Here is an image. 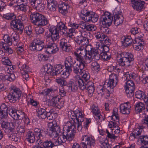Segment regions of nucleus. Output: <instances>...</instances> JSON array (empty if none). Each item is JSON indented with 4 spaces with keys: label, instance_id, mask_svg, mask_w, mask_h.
<instances>
[{
    "label": "nucleus",
    "instance_id": "1",
    "mask_svg": "<svg viewBox=\"0 0 148 148\" xmlns=\"http://www.w3.org/2000/svg\"><path fill=\"white\" fill-rule=\"evenodd\" d=\"M116 60L119 64L115 66L112 65L109 66L108 69V71L122 73L123 72V67L124 66L128 67L131 65L134 60V56L132 54L127 52L118 53Z\"/></svg>",
    "mask_w": 148,
    "mask_h": 148
},
{
    "label": "nucleus",
    "instance_id": "2",
    "mask_svg": "<svg viewBox=\"0 0 148 148\" xmlns=\"http://www.w3.org/2000/svg\"><path fill=\"white\" fill-rule=\"evenodd\" d=\"M48 125L49 134L50 137L54 138L60 135L57 139H55V146H57L62 145V143H65L66 140L71 141L73 140L72 139H71L68 138V137H69V136L67 135L66 132H63L62 134L60 133V127L57 125L55 121L52 120V121L48 122Z\"/></svg>",
    "mask_w": 148,
    "mask_h": 148
},
{
    "label": "nucleus",
    "instance_id": "3",
    "mask_svg": "<svg viewBox=\"0 0 148 148\" xmlns=\"http://www.w3.org/2000/svg\"><path fill=\"white\" fill-rule=\"evenodd\" d=\"M117 75L112 73L109 76V80L106 81L104 83L103 86H99L97 88V92L99 95L102 97H109L110 95V92L111 89H113L117 84Z\"/></svg>",
    "mask_w": 148,
    "mask_h": 148
},
{
    "label": "nucleus",
    "instance_id": "4",
    "mask_svg": "<svg viewBox=\"0 0 148 148\" xmlns=\"http://www.w3.org/2000/svg\"><path fill=\"white\" fill-rule=\"evenodd\" d=\"M78 86L82 90H84L85 88L83 79L79 76H76L71 80L68 87L69 91L74 92L77 90Z\"/></svg>",
    "mask_w": 148,
    "mask_h": 148
},
{
    "label": "nucleus",
    "instance_id": "5",
    "mask_svg": "<svg viewBox=\"0 0 148 148\" xmlns=\"http://www.w3.org/2000/svg\"><path fill=\"white\" fill-rule=\"evenodd\" d=\"M108 126L111 130L110 132H109L107 129L106 130V133L107 134V137L109 138L117 140L119 137V135H117L120 132V127L118 126L117 122L111 121L109 122Z\"/></svg>",
    "mask_w": 148,
    "mask_h": 148
},
{
    "label": "nucleus",
    "instance_id": "6",
    "mask_svg": "<svg viewBox=\"0 0 148 148\" xmlns=\"http://www.w3.org/2000/svg\"><path fill=\"white\" fill-rule=\"evenodd\" d=\"M31 22L34 24L38 26H43L47 24V21L45 18L44 16L38 13H32L30 15Z\"/></svg>",
    "mask_w": 148,
    "mask_h": 148
},
{
    "label": "nucleus",
    "instance_id": "7",
    "mask_svg": "<svg viewBox=\"0 0 148 148\" xmlns=\"http://www.w3.org/2000/svg\"><path fill=\"white\" fill-rule=\"evenodd\" d=\"M100 58V56L98 52V51L96 49H93L91 52H86L84 56V60L83 58L82 61L84 64V65L86 66L87 64L90 62L92 60L94 61L98 60Z\"/></svg>",
    "mask_w": 148,
    "mask_h": 148
},
{
    "label": "nucleus",
    "instance_id": "8",
    "mask_svg": "<svg viewBox=\"0 0 148 148\" xmlns=\"http://www.w3.org/2000/svg\"><path fill=\"white\" fill-rule=\"evenodd\" d=\"M21 94V91L19 88L12 86L10 94L8 96V98L11 102H14L19 99Z\"/></svg>",
    "mask_w": 148,
    "mask_h": 148
},
{
    "label": "nucleus",
    "instance_id": "9",
    "mask_svg": "<svg viewBox=\"0 0 148 148\" xmlns=\"http://www.w3.org/2000/svg\"><path fill=\"white\" fill-rule=\"evenodd\" d=\"M75 123L72 124L68 122L63 127V132H66L67 135L69 136V138L72 140L74 138L75 131Z\"/></svg>",
    "mask_w": 148,
    "mask_h": 148
},
{
    "label": "nucleus",
    "instance_id": "10",
    "mask_svg": "<svg viewBox=\"0 0 148 148\" xmlns=\"http://www.w3.org/2000/svg\"><path fill=\"white\" fill-rule=\"evenodd\" d=\"M68 114L73 120L76 119L77 122H82L84 121V114L79 109H77L75 111H70L68 112Z\"/></svg>",
    "mask_w": 148,
    "mask_h": 148
},
{
    "label": "nucleus",
    "instance_id": "11",
    "mask_svg": "<svg viewBox=\"0 0 148 148\" xmlns=\"http://www.w3.org/2000/svg\"><path fill=\"white\" fill-rule=\"evenodd\" d=\"M95 140L92 136L84 135L82 139V147L83 148H90L95 144Z\"/></svg>",
    "mask_w": 148,
    "mask_h": 148
},
{
    "label": "nucleus",
    "instance_id": "12",
    "mask_svg": "<svg viewBox=\"0 0 148 148\" xmlns=\"http://www.w3.org/2000/svg\"><path fill=\"white\" fill-rule=\"evenodd\" d=\"M18 120H14L11 123L8 121H3L1 123V127L5 132H14L15 131V127L17 126L16 124H18Z\"/></svg>",
    "mask_w": 148,
    "mask_h": 148
},
{
    "label": "nucleus",
    "instance_id": "13",
    "mask_svg": "<svg viewBox=\"0 0 148 148\" xmlns=\"http://www.w3.org/2000/svg\"><path fill=\"white\" fill-rule=\"evenodd\" d=\"M125 89L127 96L129 97H132L135 89V85L133 81L131 80L127 81L125 85Z\"/></svg>",
    "mask_w": 148,
    "mask_h": 148
},
{
    "label": "nucleus",
    "instance_id": "14",
    "mask_svg": "<svg viewBox=\"0 0 148 148\" xmlns=\"http://www.w3.org/2000/svg\"><path fill=\"white\" fill-rule=\"evenodd\" d=\"M113 21V18L111 16L110 13L108 12H105L104 15H103L101 18L100 23H102L103 28L108 27L111 25Z\"/></svg>",
    "mask_w": 148,
    "mask_h": 148
},
{
    "label": "nucleus",
    "instance_id": "15",
    "mask_svg": "<svg viewBox=\"0 0 148 148\" xmlns=\"http://www.w3.org/2000/svg\"><path fill=\"white\" fill-rule=\"evenodd\" d=\"M134 49L137 51H141L144 48V41L141 36H137L133 41Z\"/></svg>",
    "mask_w": 148,
    "mask_h": 148
},
{
    "label": "nucleus",
    "instance_id": "16",
    "mask_svg": "<svg viewBox=\"0 0 148 148\" xmlns=\"http://www.w3.org/2000/svg\"><path fill=\"white\" fill-rule=\"evenodd\" d=\"M44 43L38 38L34 39L32 43V47L33 50L40 51L41 50L44 46Z\"/></svg>",
    "mask_w": 148,
    "mask_h": 148
},
{
    "label": "nucleus",
    "instance_id": "17",
    "mask_svg": "<svg viewBox=\"0 0 148 148\" xmlns=\"http://www.w3.org/2000/svg\"><path fill=\"white\" fill-rule=\"evenodd\" d=\"M91 112L95 115V118L97 122L99 123L103 120L102 116L100 114V111L97 106L93 105L91 107Z\"/></svg>",
    "mask_w": 148,
    "mask_h": 148
},
{
    "label": "nucleus",
    "instance_id": "18",
    "mask_svg": "<svg viewBox=\"0 0 148 148\" xmlns=\"http://www.w3.org/2000/svg\"><path fill=\"white\" fill-rule=\"evenodd\" d=\"M34 131L37 138V141L40 143H42L46 135L45 131L41 128H36L34 129Z\"/></svg>",
    "mask_w": 148,
    "mask_h": 148
},
{
    "label": "nucleus",
    "instance_id": "19",
    "mask_svg": "<svg viewBox=\"0 0 148 148\" xmlns=\"http://www.w3.org/2000/svg\"><path fill=\"white\" fill-rule=\"evenodd\" d=\"M131 0L132 6L135 10L140 11L145 9V4L144 1H141L140 0Z\"/></svg>",
    "mask_w": 148,
    "mask_h": 148
},
{
    "label": "nucleus",
    "instance_id": "20",
    "mask_svg": "<svg viewBox=\"0 0 148 148\" xmlns=\"http://www.w3.org/2000/svg\"><path fill=\"white\" fill-rule=\"evenodd\" d=\"M95 35L96 38L101 41L102 43L106 45H109L110 43L111 40L104 34L98 32L95 33Z\"/></svg>",
    "mask_w": 148,
    "mask_h": 148
},
{
    "label": "nucleus",
    "instance_id": "21",
    "mask_svg": "<svg viewBox=\"0 0 148 148\" xmlns=\"http://www.w3.org/2000/svg\"><path fill=\"white\" fill-rule=\"evenodd\" d=\"M46 46L47 47L45 52L48 54H53L58 51L59 49L57 45L55 43L49 44Z\"/></svg>",
    "mask_w": 148,
    "mask_h": 148
},
{
    "label": "nucleus",
    "instance_id": "22",
    "mask_svg": "<svg viewBox=\"0 0 148 148\" xmlns=\"http://www.w3.org/2000/svg\"><path fill=\"white\" fill-rule=\"evenodd\" d=\"M76 64L73 66V71L76 74H78L80 73L86 66L81 61H77Z\"/></svg>",
    "mask_w": 148,
    "mask_h": 148
},
{
    "label": "nucleus",
    "instance_id": "23",
    "mask_svg": "<svg viewBox=\"0 0 148 148\" xmlns=\"http://www.w3.org/2000/svg\"><path fill=\"white\" fill-rule=\"evenodd\" d=\"M131 106L129 102L121 104L120 106V112L122 114H128L130 112Z\"/></svg>",
    "mask_w": 148,
    "mask_h": 148
},
{
    "label": "nucleus",
    "instance_id": "24",
    "mask_svg": "<svg viewBox=\"0 0 148 148\" xmlns=\"http://www.w3.org/2000/svg\"><path fill=\"white\" fill-rule=\"evenodd\" d=\"M60 45L64 51L66 52L70 51L71 45L66 39L64 38L61 39L60 40Z\"/></svg>",
    "mask_w": 148,
    "mask_h": 148
},
{
    "label": "nucleus",
    "instance_id": "25",
    "mask_svg": "<svg viewBox=\"0 0 148 148\" xmlns=\"http://www.w3.org/2000/svg\"><path fill=\"white\" fill-rule=\"evenodd\" d=\"M84 17V18L82 19L85 21H91L93 22H97L98 19V16L96 14L93 13L90 14V12Z\"/></svg>",
    "mask_w": 148,
    "mask_h": 148
},
{
    "label": "nucleus",
    "instance_id": "26",
    "mask_svg": "<svg viewBox=\"0 0 148 148\" xmlns=\"http://www.w3.org/2000/svg\"><path fill=\"white\" fill-rule=\"evenodd\" d=\"M75 40L77 44L81 45L82 46L86 45L89 43V40L88 38L82 36L76 37Z\"/></svg>",
    "mask_w": 148,
    "mask_h": 148
},
{
    "label": "nucleus",
    "instance_id": "27",
    "mask_svg": "<svg viewBox=\"0 0 148 148\" xmlns=\"http://www.w3.org/2000/svg\"><path fill=\"white\" fill-rule=\"evenodd\" d=\"M75 60L71 56H68L66 57L64 65L65 68L71 69L72 66L75 64Z\"/></svg>",
    "mask_w": 148,
    "mask_h": 148
},
{
    "label": "nucleus",
    "instance_id": "28",
    "mask_svg": "<svg viewBox=\"0 0 148 148\" xmlns=\"http://www.w3.org/2000/svg\"><path fill=\"white\" fill-rule=\"evenodd\" d=\"M58 3L54 0H48L47 1V8L51 11H55L57 7Z\"/></svg>",
    "mask_w": 148,
    "mask_h": 148
},
{
    "label": "nucleus",
    "instance_id": "29",
    "mask_svg": "<svg viewBox=\"0 0 148 148\" xmlns=\"http://www.w3.org/2000/svg\"><path fill=\"white\" fill-rule=\"evenodd\" d=\"M70 26L71 27H77V28H78L80 27V28H94V26L93 25H86L85 23L83 21L80 22L79 24H77L72 23H70Z\"/></svg>",
    "mask_w": 148,
    "mask_h": 148
},
{
    "label": "nucleus",
    "instance_id": "30",
    "mask_svg": "<svg viewBox=\"0 0 148 148\" xmlns=\"http://www.w3.org/2000/svg\"><path fill=\"white\" fill-rule=\"evenodd\" d=\"M124 18L123 16L120 14H115L114 16V22L115 25L118 26L122 23L123 21Z\"/></svg>",
    "mask_w": 148,
    "mask_h": 148
},
{
    "label": "nucleus",
    "instance_id": "31",
    "mask_svg": "<svg viewBox=\"0 0 148 148\" xmlns=\"http://www.w3.org/2000/svg\"><path fill=\"white\" fill-rule=\"evenodd\" d=\"M60 99L57 96L54 97H53L51 100V102L52 103V106H55L59 108L63 106V102L60 103L59 101Z\"/></svg>",
    "mask_w": 148,
    "mask_h": 148
},
{
    "label": "nucleus",
    "instance_id": "32",
    "mask_svg": "<svg viewBox=\"0 0 148 148\" xmlns=\"http://www.w3.org/2000/svg\"><path fill=\"white\" fill-rule=\"evenodd\" d=\"M26 139L30 143H34L35 140V136L34 133L31 131H28L27 132Z\"/></svg>",
    "mask_w": 148,
    "mask_h": 148
},
{
    "label": "nucleus",
    "instance_id": "33",
    "mask_svg": "<svg viewBox=\"0 0 148 148\" xmlns=\"http://www.w3.org/2000/svg\"><path fill=\"white\" fill-rule=\"evenodd\" d=\"M125 75L130 79L134 80L135 81L138 82L140 80L139 77L136 73L132 72H127L126 73Z\"/></svg>",
    "mask_w": 148,
    "mask_h": 148
},
{
    "label": "nucleus",
    "instance_id": "34",
    "mask_svg": "<svg viewBox=\"0 0 148 148\" xmlns=\"http://www.w3.org/2000/svg\"><path fill=\"white\" fill-rule=\"evenodd\" d=\"M10 24L11 28H22L24 27L23 23L18 19L12 20Z\"/></svg>",
    "mask_w": 148,
    "mask_h": 148
},
{
    "label": "nucleus",
    "instance_id": "35",
    "mask_svg": "<svg viewBox=\"0 0 148 148\" xmlns=\"http://www.w3.org/2000/svg\"><path fill=\"white\" fill-rule=\"evenodd\" d=\"M145 109V105L143 103L138 102L135 105V110L136 113L142 112Z\"/></svg>",
    "mask_w": 148,
    "mask_h": 148
},
{
    "label": "nucleus",
    "instance_id": "36",
    "mask_svg": "<svg viewBox=\"0 0 148 148\" xmlns=\"http://www.w3.org/2000/svg\"><path fill=\"white\" fill-rule=\"evenodd\" d=\"M38 116L40 119H45L46 118L47 112L45 109L42 108H39L37 110Z\"/></svg>",
    "mask_w": 148,
    "mask_h": 148
},
{
    "label": "nucleus",
    "instance_id": "37",
    "mask_svg": "<svg viewBox=\"0 0 148 148\" xmlns=\"http://www.w3.org/2000/svg\"><path fill=\"white\" fill-rule=\"evenodd\" d=\"M69 6L67 4L62 2L59 7L60 12L64 15L66 14L68 12L67 8Z\"/></svg>",
    "mask_w": 148,
    "mask_h": 148
},
{
    "label": "nucleus",
    "instance_id": "38",
    "mask_svg": "<svg viewBox=\"0 0 148 148\" xmlns=\"http://www.w3.org/2000/svg\"><path fill=\"white\" fill-rule=\"evenodd\" d=\"M132 42H133V40L130 36H124L123 41H122L123 45L125 47L131 45Z\"/></svg>",
    "mask_w": 148,
    "mask_h": 148
},
{
    "label": "nucleus",
    "instance_id": "39",
    "mask_svg": "<svg viewBox=\"0 0 148 148\" xmlns=\"http://www.w3.org/2000/svg\"><path fill=\"white\" fill-rule=\"evenodd\" d=\"M18 67L20 69L21 73H24V72H28L29 70V66L25 64H23L21 62H19L18 64Z\"/></svg>",
    "mask_w": 148,
    "mask_h": 148
},
{
    "label": "nucleus",
    "instance_id": "40",
    "mask_svg": "<svg viewBox=\"0 0 148 148\" xmlns=\"http://www.w3.org/2000/svg\"><path fill=\"white\" fill-rule=\"evenodd\" d=\"M86 52L85 50H83L80 51V50L76 51V52H75V54L76 57V59L77 61H82L83 56L82 55H84V54H85Z\"/></svg>",
    "mask_w": 148,
    "mask_h": 148
},
{
    "label": "nucleus",
    "instance_id": "41",
    "mask_svg": "<svg viewBox=\"0 0 148 148\" xmlns=\"http://www.w3.org/2000/svg\"><path fill=\"white\" fill-rule=\"evenodd\" d=\"M27 100L28 103H30V104L36 107L38 105V103L33 100V97L31 94H29L27 96Z\"/></svg>",
    "mask_w": 148,
    "mask_h": 148
},
{
    "label": "nucleus",
    "instance_id": "42",
    "mask_svg": "<svg viewBox=\"0 0 148 148\" xmlns=\"http://www.w3.org/2000/svg\"><path fill=\"white\" fill-rule=\"evenodd\" d=\"M11 36L12 41H11V45L12 43H13L15 45H18V43L19 40L18 36L16 34L13 33L11 35Z\"/></svg>",
    "mask_w": 148,
    "mask_h": 148
},
{
    "label": "nucleus",
    "instance_id": "43",
    "mask_svg": "<svg viewBox=\"0 0 148 148\" xmlns=\"http://www.w3.org/2000/svg\"><path fill=\"white\" fill-rule=\"evenodd\" d=\"M105 139L101 138H100L99 139L101 148H111L110 146L107 143V142L105 141Z\"/></svg>",
    "mask_w": 148,
    "mask_h": 148
},
{
    "label": "nucleus",
    "instance_id": "44",
    "mask_svg": "<svg viewBox=\"0 0 148 148\" xmlns=\"http://www.w3.org/2000/svg\"><path fill=\"white\" fill-rule=\"evenodd\" d=\"M138 141H140L142 145H148V135L141 136L138 139Z\"/></svg>",
    "mask_w": 148,
    "mask_h": 148
},
{
    "label": "nucleus",
    "instance_id": "45",
    "mask_svg": "<svg viewBox=\"0 0 148 148\" xmlns=\"http://www.w3.org/2000/svg\"><path fill=\"white\" fill-rule=\"evenodd\" d=\"M62 71V66L61 64H58L56 65L55 71L53 72L52 74L53 75H56L60 73L61 74Z\"/></svg>",
    "mask_w": 148,
    "mask_h": 148
},
{
    "label": "nucleus",
    "instance_id": "46",
    "mask_svg": "<svg viewBox=\"0 0 148 148\" xmlns=\"http://www.w3.org/2000/svg\"><path fill=\"white\" fill-rule=\"evenodd\" d=\"M18 124H16L17 125L16 127H15V129L16 128L17 132L19 133H24L25 131V128L23 126H20V123L19 121L18 120Z\"/></svg>",
    "mask_w": 148,
    "mask_h": 148
},
{
    "label": "nucleus",
    "instance_id": "47",
    "mask_svg": "<svg viewBox=\"0 0 148 148\" xmlns=\"http://www.w3.org/2000/svg\"><path fill=\"white\" fill-rule=\"evenodd\" d=\"M140 134V129L139 128L136 129L132 133H131L129 137L130 139L133 140L134 139L136 136Z\"/></svg>",
    "mask_w": 148,
    "mask_h": 148
},
{
    "label": "nucleus",
    "instance_id": "48",
    "mask_svg": "<svg viewBox=\"0 0 148 148\" xmlns=\"http://www.w3.org/2000/svg\"><path fill=\"white\" fill-rule=\"evenodd\" d=\"M65 70L62 71L60 75L63 78H67L69 75L70 72L72 71V69H69L68 68H65Z\"/></svg>",
    "mask_w": 148,
    "mask_h": 148
},
{
    "label": "nucleus",
    "instance_id": "49",
    "mask_svg": "<svg viewBox=\"0 0 148 148\" xmlns=\"http://www.w3.org/2000/svg\"><path fill=\"white\" fill-rule=\"evenodd\" d=\"M16 16L13 13H9L3 15L2 17L7 20H11L16 18Z\"/></svg>",
    "mask_w": 148,
    "mask_h": 148
},
{
    "label": "nucleus",
    "instance_id": "50",
    "mask_svg": "<svg viewBox=\"0 0 148 148\" xmlns=\"http://www.w3.org/2000/svg\"><path fill=\"white\" fill-rule=\"evenodd\" d=\"M31 5L35 9L37 5L42 2V0H29Z\"/></svg>",
    "mask_w": 148,
    "mask_h": 148
},
{
    "label": "nucleus",
    "instance_id": "51",
    "mask_svg": "<svg viewBox=\"0 0 148 148\" xmlns=\"http://www.w3.org/2000/svg\"><path fill=\"white\" fill-rule=\"evenodd\" d=\"M16 46H17L16 48V51L18 54H19L24 51L23 47L24 46L22 43H21L18 44Z\"/></svg>",
    "mask_w": 148,
    "mask_h": 148
},
{
    "label": "nucleus",
    "instance_id": "52",
    "mask_svg": "<svg viewBox=\"0 0 148 148\" xmlns=\"http://www.w3.org/2000/svg\"><path fill=\"white\" fill-rule=\"evenodd\" d=\"M43 145L45 148H52L54 145V142L53 143L51 141H46L43 143Z\"/></svg>",
    "mask_w": 148,
    "mask_h": 148
},
{
    "label": "nucleus",
    "instance_id": "53",
    "mask_svg": "<svg viewBox=\"0 0 148 148\" xmlns=\"http://www.w3.org/2000/svg\"><path fill=\"white\" fill-rule=\"evenodd\" d=\"M2 64L4 65H10L12 64L8 58L6 56L1 60Z\"/></svg>",
    "mask_w": 148,
    "mask_h": 148
},
{
    "label": "nucleus",
    "instance_id": "54",
    "mask_svg": "<svg viewBox=\"0 0 148 148\" xmlns=\"http://www.w3.org/2000/svg\"><path fill=\"white\" fill-rule=\"evenodd\" d=\"M27 3L28 2H27V3H23L20 4L19 6L18 9L25 12H26L29 8V6L27 5Z\"/></svg>",
    "mask_w": 148,
    "mask_h": 148
},
{
    "label": "nucleus",
    "instance_id": "55",
    "mask_svg": "<svg viewBox=\"0 0 148 148\" xmlns=\"http://www.w3.org/2000/svg\"><path fill=\"white\" fill-rule=\"evenodd\" d=\"M5 80L12 82L14 81L15 79V77L14 73H11L9 75H6L5 76Z\"/></svg>",
    "mask_w": 148,
    "mask_h": 148
},
{
    "label": "nucleus",
    "instance_id": "56",
    "mask_svg": "<svg viewBox=\"0 0 148 148\" xmlns=\"http://www.w3.org/2000/svg\"><path fill=\"white\" fill-rule=\"evenodd\" d=\"M91 67L92 68L96 71L97 72L100 69V66L99 64L96 62H92L91 63Z\"/></svg>",
    "mask_w": 148,
    "mask_h": 148
},
{
    "label": "nucleus",
    "instance_id": "57",
    "mask_svg": "<svg viewBox=\"0 0 148 148\" xmlns=\"http://www.w3.org/2000/svg\"><path fill=\"white\" fill-rule=\"evenodd\" d=\"M130 32L132 34L136 35L135 38L137 36H141L140 33V30L138 29V28H132L131 29L130 31Z\"/></svg>",
    "mask_w": 148,
    "mask_h": 148
},
{
    "label": "nucleus",
    "instance_id": "58",
    "mask_svg": "<svg viewBox=\"0 0 148 148\" xmlns=\"http://www.w3.org/2000/svg\"><path fill=\"white\" fill-rule=\"evenodd\" d=\"M8 137L10 138V139L12 141L16 142L18 139L17 134L15 132L11 134Z\"/></svg>",
    "mask_w": 148,
    "mask_h": 148
},
{
    "label": "nucleus",
    "instance_id": "59",
    "mask_svg": "<svg viewBox=\"0 0 148 148\" xmlns=\"http://www.w3.org/2000/svg\"><path fill=\"white\" fill-rule=\"evenodd\" d=\"M55 81L58 84H59L62 86H65L67 84L66 81L64 79L61 78L56 79Z\"/></svg>",
    "mask_w": 148,
    "mask_h": 148
},
{
    "label": "nucleus",
    "instance_id": "60",
    "mask_svg": "<svg viewBox=\"0 0 148 148\" xmlns=\"http://www.w3.org/2000/svg\"><path fill=\"white\" fill-rule=\"evenodd\" d=\"M46 46L48 45V44L54 43H53L54 40L52 38L50 35H48L46 36Z\"/></svg>",
    "mask_w": 148,
    "mask_h": 148
},
{
    "label": "nucleus",
    "instance_id": "61",
    "mask_svg": "<svg viewBox=\"0 0 148 148\" xmlns=\"http://www.w3.org/2000/svg\"><path fill=\"white\" fill-rule=\"evenodd\" d=\"M44 4L41 2L34 9L38 12H41L44 10Z\"/></svg>",
    "mask_w": 148,
    "mask_h": 148
},
{
    "label": "nucleus",
    "instance_id": "62",
    "mask_svg": "<svg viewBox=\"0 0 148 148\" xmlns=\"http://www.w3.org/2000/svg\"><path fill=\"white\" fill-rule=\"evenodd\" d=\"M3 48L8 54H10L13 53L12 49L10 47L7 46L6 44H3Z\"/></svg>",
    "mask_w": 148,
    "mask_h": 148
},
{
    "label": "nucleus",
    "instance_id": "63",
    "mask_svg": "<svg viewBox=\"0 0 148 148\" xmlns=\"http://www.w3.org/2000/svg\"><path fill=\"white\" fill-rule=\"evenodd\" d=\"M109 54V53H101V56L103 60H108L110 58V56Z\"/></svg>",
    "mask_w": 148,
    "mask_h": 148
},
{
    "label": "nucleus",
    "instance_id": "64",
    "mask_svg": "<svg viewBox=\"0 0 148 148\" xmlns=\"http://www.w3.org/2000/svg\"><path fill=\"white\" fill-rule=\"evenodd\" d=\"M135 96L136 97L139 99H143V97H144V92L140 91H136L135 93Z\"/></svg>",
    "mask_w": 148,
    "mask_h": 148
}]
</instances>
